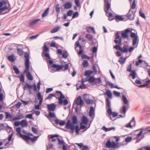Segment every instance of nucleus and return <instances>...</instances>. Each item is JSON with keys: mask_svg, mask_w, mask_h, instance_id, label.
<instances>
[{"mask_svg": "<svg viewBox=\"0 0 150 150\" xmlns=\"http://www.w3.org/2000/svg\"><path fill=\"white\" fill-rule=\"evenodd\" d=\"M8 59L9 61L13 62L15 61L16 58L14 55L13 54L8 56Z\"/></svg>", "mask_w": 150, "mask_h": 150, "instance_id": "nucleus-44", "label": "nucleus"}, {"mask_svg": "<svg viewBox=\"0 0 150 150\" xmlns=\"http://www.w3.org/2000/svg\"><path fill=\"white\" fill-rule=\"evenodd\" d=\"M105 146L106 148H109L116 149L120 147V146L116 143L113 141H110V139L108 140L106 142Z\"/></svg>", "mask_w": 150, "mask_h": 150, "instance_id": "nucleus-9", "label": "nucleus"}, {"mask_svg": "<svg viewBox=\"0 0 150 150\" xmlns=\"http://www.w3.org/2000/svg\"><path fill=\"white\" fill-rule=\"evenodd\" d=\"M49 115H46L47 117L49 120H51V118H54L56 117V115L54 112H49Z\"/></svg>", "mask_w": 150, "mask_h": 150, "instance_id": "nucleus-37", "label": "nucleus"}, {"mask_svg": "<svg viewBox=\"0 0 150 150\" xmlns=\"http://www.w3.org/2000/svg\"><path fill=\"white\" fill-rule=\"evenodd\" d=\"M4 5H6L5 4H4V2H1L0 3V13H1L2 14H5V13H8L9 12V11L11 10V8H10L8 11L6 13H2L4 11L3 10L2 8V7Z\"/></svg>", "mask_w": 150, "mask_h": 150, "instance_id": "nucleus-43", "label": "nucleus"}, {"mask_svg": "<svg viewBox=\"0 0 150 150\" xmlns=\"http://www.w3.org/2000/svg\"><path fill=\"white\" fill-rule=\"evenodd\" d=\"M86 95V94L83 95V99L86 104L88 105H89L90 104L92 105L93 104L94 102V100H91L89 99H86L85 98V96Z\"/></svg>", "mask_w": 150, "mask_h": 150, "instance_id": "nucleus-27", "label": "nucleus"}, {"mask_svg": "<svg viewBox=\"0 0 150 150\" xmlns=\"http://www.w3.org/2000/svg\"><path fill=\"white\" fill-rule=\"evenodd\" d=\"M113 93L114 95L116 97H119L120 96V93L119 92L114 90L113 91Z\"/></svg>", "mask_w": 150, "mask_h": 150, "instance_id": "nucleus-64", "label": "nucleus"}, {"mask_svg": "<svg viewBox=\"0 0 150 150\" xmlns=\"http://www.w3.org/2000/svg\"><path fill=\"white\" fill-rule=\"evenodd\" d=\"M49 7H48L44 11L42 15V18H44L49 13Z\"/></svg>", "mask_w": 150, "mask_h": 150, "instance_id": "nucleus-49", "label": "nucleus"}, {"mask_svg": "<svg viewBox=\"0 0 150 150\" xmlns=\"http://www.w3.org/2000/svg\"><path fill=\"white\" fill-rule=\"evenodd\" d=\"M13 69L16 74H18L20 73L19 70L16 65H13Z\"/></svg>", "mask_w": 150, "mask_h": 150, "instance_id": "nucleus-51", "label": "nucleus"}, {"mask_svg": "<svg viewBox=\"0 0 150 150\" xmlns=\"http://www.w3.org/2000/svg\"><path fill=\"white\" fill-rule=\"evenodd\" d=\"M21 127H18L16 128V134L17 136H20V137L26 141L27 144H30V141L34 143L37 140L39 136H34L33 137H31L30 136H33V134L32 133L29 132H28L26 135L22 134L21 133Z\"/></svg>", "mask_w": 150, "mask_h": 150, "instance_id": "nucleus-1", "label": "nucleus"}, {"mask_svg": "<svg viewBox=\"0 0 150 150\" xmlns=\"http://www.w3.org/2000/svg\"><path fill=\"white\" fill-rule=\"evenodd\" d=\"M5 113L6 115L5 117L6 119H11L13 118V116L10 113L7 112H6Z\"/></svg>", "mask_w": 150, "mask_h": 150, "instance_id": "nucleus-47", "label": "nucleus"}, {"mask_svg": "<svg viewBox=\"0 0 150 150\" xmlns=\"http://www.w3.org/2000/svg\"><path fill=\"white\" fill-rule=\"evenodd\" d=\"M65 128L67 129H70L71 127H73L74 124L71 123L70 120H67V123H66Z\"/></svg>", "mask_w": 150, "mask_h": 150, "instance_id": "nucleus-34", "label": "nucleus"}, {"mask_svg": "<svg viewBox=\"0 0 150 150\" xmlns=\"http://www.w3.org/2000/svg\"><path fill=\"white\" fill-rule=\"evenodd\" d=\"M43 52L42 53V56L46 57L47 59H50V54H49V52L50 51L49 47H48L46 43L44 44V47H43Z\"/></svg>", "mask_w": 150, "mask_h": 150, "instance_id": "nucleus-10", "label": "nucleus"}, {"mask_svg": "<svg viewBox=\"0 0 150 150\" xmlns=\"http://www.w3.org/2000/svg\"><path fill=\"white\" fill-rule=\"evenodd\" d=\"M136 5L135 2V0H134L132 4L130 5V10H129L128 12L125 16H127L128 19H130L131 18L132 14L130 13V12L131 9H134L136 8Z\"/></svg>", "mask_w": 150, "mask_h": 150, "instance_id": "nucleus-18", "label": "nucleus"}, {"mask_svg": "<svg viewBox=\"0 0 150 150\" xmlns=\"http://www.w3.org/2000/svg\"><path fill=\"white\" fill-rule=\"evenodd\" d=\"M92 70H92V72L93 73H94V75L96 74H97L98 71L95 64H94L93 66Z\"/></svg>", "mask_w": 150, "mask_h": 150, "instance_id": "nucleus-57", "label": "nucleus"}, {"mask_svg": "<svg viewBox=\"0 0 150 150\" xmlns=\"http://www.w3.org/2000/svg\"><path fill=\"white\" fill-rule=\"evenodd\" d=\"M137 150H150V146H148L138 149Z\"/></svg>", "mask_w": 150, "mask_h": 150, "instance_id": "nucleus-56", "label": "nucleus"}, {"mask_svg": "<svg viewBox=\"0 0 150 150\" xmlns=\"http://www.w3.org/2000/svg\"><path fill=\"white\" fill-rule=\"evenodd\" d=\"M82 65L83 67L87 68L88 67L89 64L87 60H84L83 62Z\"/></svg>", "mask_w": 150, "mask_h": 150, "instance_id": "nucleus-50", "label": "nucleus"}, {"mask_svg": "<svg viewBox=\"0 0 150 150\" xmlns=\"http://www.w3.org/2000/svg\"><path fill=\"white\" fill-rule=\"evenodd\" d=\"M107 83L108 84V85L111 87V88H115L117 89H120L122 88L118 87L117 85H114L113 83H111L109 81H108Z\"/></svg>", "mask_w": 150, "mask_h": 150, "instance_id": "nucleus-42", "label": "nucleus"}, {"mask_svg": "<svg viewBox=\"0 0 150 150\" xmlns=\"http://www.w3.org/2000/svg\"><path fill=\"white\" fill-rule=\"evenodd\" d=\"M74 125L73 127H74V129L75 131H80L81 129H81L80 128V127H79V125Z\"/></svg>", "mask_w": 150, "mask_h": 150, "instance_id": "nucleus-60", "label": "nucleus"}, {"mask_svg": "<svg viewBox=\"0 0 150 150\" xmlns=\"http://www.w3.org/2000/svg\"><path fill=\"white\" fill-rule=\"evenodd\" d=\"M126 59L127 58L126 57L124 58L122 57H121L119 59L118 61L122 65L125 63Z\"/></svg>", "mask_w": 150, "mask_h": 150, "instance_id": "nucleus-45", "label": "nucleus"}, {"mask_svg": "<svg viewBox=\"0 0 150 150\" xmlns=\"http://www.w3.org/2000/svg\"><path fill=\"white\" fill-rule=\"evenodd\" d=\"M132 64L131 63L129 64L127 68V71L129 72L130 73L129 75V76H132L133 79H134L136 78L137 74L136 71L135 70H132Z\"/></svg>", "mask_w": 150, "mask_h": 150, "instance_id": "nucleus-11", "label": "nucleus"}, {"mask_svg": "<svg viewBox=\"0 0 150 150\" xmlns=\"http://www.w3.org/2000/svg\"><path fill=\"white\" fill-rule=\"evenodd\" d=\"M122 99L124 104L126 105V106L123 105L120 109V111L121 113L124 114V116L125 117V114L127 111V107L128 105H129V104L128 103V101L125 95H122Z\"/></svg>", "mask_w": 150, "mask_h": 150, "instance_id": "nucleus-5", "label": "nucleus"}, {"mask_svg": "<svg viewBox=\"0 0 150 150\" xmlns=\"http://www.w3.org/2000/svg\"><path fill=\"white\" fill-rule=\"evenodd\" d=\"M142 9L141 8H140L139 10V14L141 17L142 18H144V19L145 20V19L146 18V16L145 15V14L144 13L142 12Z\"/></svg>", "mask_w": 150, "mask_h": 150, "instance_id": "nucleus-53", "label": "nucleus"}, {"mask_svg": "<svg viewBox=\"0 0 150 150\" xmlns=\"http://www.w3.org/2000/svg\"><path fill=\"white\" fill-rule=\"evenodd\" d=\"M131 32L130 30V28H128L126 29L124 31H122L121 32V37L122 40V38L125 39H128L129 38V33Z\"/></svg>", "mask_w": 150, "mask_h": 150, "instance_id": "nucleus-16", "label": "nucleus"}, {"mask_svg": "<svg viewBox=\"0 0 150 150\" xmlns=\"http://www.w3.org/2000/svg\"><path fill=\"white\" fill-rule=\"evenodd\" d=\"M72 6L71 3L70 2H67L64 4L63 6L64 9H69L71 8Z\"/></svg>", "mask_w": 150, "mask_h": 150, "instance_id": "nucleus-31", "label": "nucleus"}, {"mask_svg": "<svg viewBox=\"0 0 150 150\" xmlns=\"http://www.w3.org/2000/svg\"><path fill=\"white\" fill-rule=\"evenodd\" d=\"M107 112L108 114V115L107 116V117L113 121H115L116 119H115L113 120H112L111 116L112 115L113 118H115L117 117L118 115V113L117 112H112V109L108 111H107Z\"/></svg>", "mask_w": 150, "mask_h": 150, "instance_id": "nucleus-14", "label": "nucleus"}, {"mask_svg": "<svg viewBox=\"0 0 150 150\" xmlns=\"http://www.w3.org/2000/svg\"><path fill=\"white\" fill-rule=\"evenodd\" d=\"M51 57L50 59H48V61L47 62V63L48 64V67L49 69H50V67H49V65L51 66V67L53 68L54 67V65L55 64V63H54V61L52 60H51Z\"/></svg>", "mask_w": 150, "mask_h": 150, "instance_id": "nucleus-39", "label": "nucleus"}, {"mask_svg": "<svg viewBox=\"0 0 150 150\" xmlns=\"http://www.w3.org/2000/svg\"><path fill=\"white\" fill-rule=\"evenodd\" d=\"M150 83V79L147 77L145 79V82L142 85H140L139 86L140 88H143L148 86Z\"/></svg>", "mask_w": 150, "mask_h": 150, "instance_id": "nucleus-29", "label": "nucleus"}, {"mask_svg": "<svg viewBox=\"0 0 150 150\" xmlns=\"http://www.w3.org/2000/svg\"><path fill=\"white\" fill-rule=\"evenodd\" d=\"M21 125L22 127H26L28 126V122L26 119L23 120L21 121Z\"/></svg>", "mask_w": 150, "mask_h": 150, "instance_id": "nucleus-40", "label": "nucleus"}, {"mask_svg": "<svg viewBox=\"0 0 150 150\" xmlns=\"http://www.w3.org/2000/svg\"><path fill=\"white\" fill-rule=\"evenodd\" d=\"M57 140L58 141V144H59L62 145V146L64 145H66V144L63 139L61 140L60 139L58 138L57 139Z\"/></svg>", "mask_w": 150, "mask_h": 150, "instance_id": "nucleus-55", "label": "nucleus"}, {"mask_svg": "<svg viewBox=\"0 0 150 150\" xmlns=\"http://www.w3.org/2000/svg\"><path fill=\"white\" fill-rule=\"evenodd\" d=\"M60 28L59 26H55L51 30L50 32L51 33H55L58 31Z\"/></svg>", "mask_w": 150, "mask_h": 150, "instance_id": "nucleus-41", "label": "nucleus"}, {"mask_svg": "<svg viewBox=\"0 0 150 150\" xmlns=\"http://www.w3.org/2000/svg\"><path fill=\"white\" fill-rule=\"evenodd\" d=\"M132 30H135L134 29L132 28H130V30L131 31V32L129 33H130L131 38H132V45L134 46L137 45L136 46H137L139 43V38L137 35V32H136V33H133L132 32Z\"/></svg>", "mask_w": 150, "mask_h": 150, "instance_id": "nucleus-7", "label": "nucleus"}, {"mask_svg": "<svg viewBox=\"0 0 150 150\" xmlns=\"http://www.w3.org/2000/svg\"><path fill=\"white\" fill-rule=\"evenodd\" d=\"M104 3L105 8H104V10L105 13H107L110 9V10H111L110 3L109 2V0H104Z\"/></svg>", "mask_w": 150, "mask_h": 150, "instance_id": "nucleus-20", "label": "nucleus"}, {"mask_svg": "<svg viewBox=\"0 0 150 150\" xmlns=\"http://www.w3.org/2000/svg\"><path fill=\"white\" fill-rule=\"evenodd\" d=\"M128 47L129 46L128 45H124L122 47H121L120 50L121 52L122 53H127Z\"/></svg>", "mask_w": 150, "mask_h": 150, "instance_id": "nucleus-36", "label": "nucleus"}, {"mask_svg": "<svg viewBox=\"0 0 150 150\" xmlns=\"http://www.w3.org/2000/svg\"><path fill=\"white\" fill-rule=\"evenodd\" d=\"M69 55V54L66 50H63V53L62 54V57L64 59H66L68 58Z\"/></svg>", "mask_w": 150, "mask_h": 150, "instance_id": "nucleus-46", "label": "nucleus"}, {"mask_svg": "<svg viewBox=\"0 0 150 150\" xmlns=\"http://www.w3.org/2000/svg\"><path fill=\"white\" fill-rule=\"evenodd\" d=\"M21 110H20L19 112L18 113V115L17 116L13 117L12 119L13 121H16L19 120L24 117V116L23 114L20 113Z\"/></svg>", "mask_w": 150, "mask_h": 150, "instance_id": "nucleus-23", "label": "nucleus"}, {"mask_svg": "<svg viewBox=\"0 0 150 150\" xmlns=\"http://www.w3.org/2000/svg\"><path fill=\"white\" fill-rule=\"evenodd\" d=\"M115 38L114 41L116 45L113 46L114 48L120 52L122 45V38L120 35V32H117L115 35Z\"/></svg>", "mask_w": 150, "mask_h": 150, "instance_id": "nucleus-3", "label": "nucleus"}, {"mask_svg": "<svg viewBox=\"0 0 150 150\" xmlns=\"http://www.w3.org/2000/svg\"><path fill=\"white\" fill-rule=\"evenodd\" d=\"M56 105L54 103L48 104L47 105V108L49 112H52L55 110L56 108Z\"/></svg>", "mask_w": 150, "mask_h": 150, "instance_id": "nucleus-21", "label": "nucleus"}, {"mask_svg": "<svg viewBox=\"0 0 150 150\" xmlns=\"http://www.w3.org/2000/svg\"><path fill=\"white\" fill-rule=\"evenodd\" d=\"M103 95H106L108 97V98L106 99H108L109 100L111 99L112 98V94L111 91L109 89H108L106 91L105 93H104L103 94Z\"/></svg>", "mask_w": 150, "mask_h": 150, "instance_id": "nucleus-25", "label": "nucleus"}, {"mask_svg": "<svg viewBox=\"0 0 150 150\" xmlns=\"http://www.w3.org/2000/svg\"><path fill=\"white\" fill-rule=\"evenodd\" d=\"M23 74V73L21 74L19 76H16L17 78H19L20 81L21 82L23 85H24V84L23 83H25V76Z\"/></svg>", "mask_w": 150, "mask_h": 150, "instance_id": "nucleus-30", "label": "nucleus"}, {"mask_svg": "<svg viewBox=\"0 0 150 150\" xmlns=\"http://www.w3.org/2000/svg\"><path fill=\"white\" fill-rule=\"evenodd\" d=\"M106 106L107 112L112 109L111 107L110 101L108 99H106Z\"/></svg>", "mask_w": 150, "mask_h": 150, "instance_id": "nucleus-26", "label": "nucleus"}, {"mask_svg": "<svg viewBox=\"0 0 150 150\" xmlns=\"http://www.w3.org/2000/svg\"><path fill=\"white\" fill-rule=\"evenodd\" d=\"M28 53L27 52H25L24 53V57L25 58L24 61L25 67L30 66L29 49L28 48Z\"/></svg>", "mask_w": 150, "mask_h": 150, "instance_id": "nucleus-15", "label": "nucleus"}, {"mask_svg": "<svg viewBox=\"0 0 150 150\" xmlns=\"http://www.w3.org/2000/svg\"><path fill=\"white\" fill-rule=\"evenodd\" d=\"M25 84L26 85H24L23 87V89L24 91L25 90H27L28 88L29 89L31 90L32 89H33V87L32 85H31L29 83H28L27 82H25Z\"/></svg>", "mask_w": 150, "mask_h": 150, "instance_id": "nucleus-35", "label": "nucleus"}, {"mask_svg": "<svg viewBox=\"0 0 150 150\" xmlns=\"http://www.w3.org/2000/svg\"><path fill=\"white\" fill-rule=\"evenodd\" d=\"M59 136L57 134H52L48 135V137L49 139H52V142H54L57 139L59 138L58 137Z\"/></svg>", "mask_w": 150, "mask_h": 150, "instance_id": "nucleus-24", "label": "nucleus"}, {"mask_svg": "<svg viewBox=\"0 0 150 150\" xmlns=\"http://www.w3.org/2000/svg\"><path fill=\"white\" fill-rule=\"evenodd\" d=\"M71 123L74 124V125L78 124V120L76 116L75 115H73L71 118Z\"/></svg>", "mask_w": 150, "mask_h": 150, "instance_id": "nucleus-32", "label": "nucleus"}, {"mask_svg": "<svg viewBox=\"0 0 150 150\" xmlns=\"http://www.w3.org/2000/svg\"><path fill=\"white\" fill-rule=\"evenodd\" d=\"M56 93L58 94H59V97L57 98L56 96L53 93L50 94L46 98V100L51 99L53 97H55L56 99H57L58 100V103L60 105H66L68 103V101L67 99L65 98V96L62 94V92L60 91H56Z\"/></svg>", "mask_w": 150, "mask_h": 150, "instance_id": "nucleus-2", "label": "nucleus"}, {"mask_svg": "<svg viewBox=\"0 0 150 150\" xmlns=\"http://www.w3.org/2000/svg\"><path fill=\"white\" fill-rule=\"evenodd\" d=\"M53 68L56 69L57 71H59L60 70H62L63 68H64V69L63 71H66L69 69V64H65L64 65H63V64L62 62L61 63V65L55 64L54 65Z\"/></svg>", "mask_w": 150, "mask_h": 150, "instance_id": "nucleus-8", "label": "nucleus"}, {"mask_svg": "<svg viewBox=\"0 0 150 150\" xmlns=\"http://www.w3.org/2000/svg\"><path fill=\"white\" fill-rule=\"evenodd\" d=\"M74 13V11L72 10H69L67 12V14L68 16H71L73 15V14Z\"/></svg>", "mask_w": 150, "mask_h": 150, "instance_id": "nucleus-63", "label": "nucleus"}, {"mask_svg": "<svg viewBox=\"0 0 150 150\" xmlns=\"http://www.w3.org/2000/svg\"><path fill=\"white\" fill-rule=\"evenodd\" d=\"M37 97L38 100H43V96H42L41 93L39 91H38L37 93Z\"/></svg>", "mask_w": 150, "mask_h": 150, "instance_id": "nucleus-48", "label": "nucleus"}, {"mask_svg": "<svg viewBox=\"0 0 150 150\" xmlns=\"http://www.w3.org/2000/svg\"><path fill=\"white\" fill-rule=\"evenodd\" d=\"M23 71V74H25L26 77L29 81H32L33 79V76L30 71V66L26 67Z\"/></svg>", "mask_w": 150, "mask_h": 150, "instance_id": "nucleus-12", "label": "nucleus"}, {"mask_svg": "<svg viewBox=\"0 0 150 150\" xmlns=\"http://www.w3.org/2000/svg\"><path fill=\"white\" fill-rule=\"evenodd\" d=\"M150 129V126L147 127L145 128H141L139 129L140 131L139 133L137 134L136 139H138L139 138V137L142 135V134H143V135H144L148 132H150L149 131Z\"/></svg>", "mask_w": 150, "mask_h": 150, "instance_id": "nucleus-13", "label": "nucleus"}, {"mask_svg": "<svg viewBox=\"0 0 150 150\" xmlns=\"http://www.w3.org/2000/svg\"><path fill=\"white\" fill-rule=\"evenodd\" d=\"M79 14L77 11H76L75 12H74V13L72 16V19L77 18L79 16Z\"/></svg>", "mask_w": 150, "mask_h": 150, "instance_id": "nucleus-58", "label": "nucleus"}, {"mask_svg": "<svg viewBox=\"0 0 150 150\" xmlns=\"http://www.w3.org/2000/svg\"><path fill=\"white\" fill-rule=\"evenodd\" d=\"M123 16V15L116 14L114 16V18L115 21L117 22H118L120 21H126L127 20H125V18Z\"/></svg>", "mask_w": 150, "mask_h": 150, "instance_id": "nucleus-22", "label": "nucleus"}, {"mask_svg": "<svg viewBox=\"0 0 150 150\" xmlns=\"http://www.w3.org/2000/svg\"><path fill=\"white\" fill-rule=\"evenodd\" d=\"M98 50V46L96 47L94 46L92 48L91 51L93 52L92 54H94V53H96Z\"/></svg>", "mask_w": 150, "mask_h": 150, "instance_id": "nucleus-59", "label": "nucleus"}, {"mask_svg": "<svg viewBox=\"0 0 150 150\" xmlns=\"http://www.w3.org/2000/svg\"><path fill=\"white\" fill-rule=\"evenodd\" d=\"M93 74L92 70H88L85 71L84 75V76H87V78H91L92 80L96 81V83H97L98 84H99L101 82V77H99L98 78H95L93 76H91Z\"/></svg>", "mask_w": 150, "mask_h": 150, "instance_id": "nucleus-4", "label": "nucleus"}, {"mask_svg": "<svg viewBox=\"0 0 150 150\" xmlns=\"http://www.w3.org/2000/svg\"><path fill=\"white\" fill-rule=\"evenodd\" d=\"M0 127L1 130H6L8 132H10L12 130V127L9 126L6 123L4 124H0Z\"/></svg>", "mask_w": 150, "mask_h": 150, "instance_id": "nucleus-17", "label": "nucleus"}, {"mask_svg": "<svg viewBox=\"0 0 150 150\" xmlns=\"http://www.w3.org/2000/svg\"><path fill=\"white\" fill-rule=\"evenodd\" d=\"M88 123H83L81 124H80V128L81 129H84V131H86L88 128L90 126V125H89L88 127H87V125Z\"/></svg>", "mask_w": 150, "mask_h": 150, "instance_id": "nucleus-38", "label": "nucleus"}, {"mask_svg": "<svg viewBox=\"0 0 150 150\" xmlns=\"http://www.w3.org/2000/svg\"><path fill=\"white\" fill-rule=\"evenodd\" d=\"M17 52L18 54L20 56H23L24 52L21 49L18 48L17 49Z\"/></svg>", "mask_w": 150, "mask_h": 150, "instance_id": "nucleus-54", "label": "nucleus"}, {"mask_svg": "<svg viewBox=\"0 0 150 150\" xmlns=\"http://www.w3.org/2000/svg\"><path fill=\"white\" fill-rule=\"evenodd\" d=\"M85 37L89 40H91L93 38L92 36L90 34H86Z\"/></svg>", "mask_w": 150, "mask_h": 150, "instance_id": "nucleus-62", "label": "nucleus"}, {"mask_svg": "<svg viewBox=\"0 0 150 150\" xmlns=\"http://www.w3.org/2000/svg\"><path fill=\"white\" fill-rule=\"evenodd\" d=\"M88 81L89 83H91V85L94 86L95 84H97L98 83H96V81L92 80L91 78L86 77L84 79H82L81 80V83H84V82Z\"/></svg>", "mask_w": 150, "mask_h": 150, "instance_id": "nucleus-19", "label": "nucleus"}, {"mask_svg": "<svg viewBox=\"0 0 150 150\" xmlns=\"http://www.w3.org/2000/svg\"><path fill=\"white\" fill-rule=\"evenodd\" d=\"M89 119L85 115H83L81 119V122L80 124H82L83 123H88L89 122Z\"/></svg>", "mask_w": 150, "mask_h": 150, "instance_id": "nucleus-28", "label": "nucleus"}, {"mask_svg": "<svg viewBox=\"0 0 150 150\" xmlns=\"http://www.w3.org/2000/svg\"><path fill=\"white\" fill-rule=\"evenodd\" d=\"M55 11L56 13H57V16L58 17V18H59L58 17V15L59 13L60 12V8L59 7V4H57L56 6L55 7Z\"/></svg>", "mask_w": 150, "mask_h": 150, "instance_id": "nucleus-52", "label": "nucleus"}, {"mask_svg": "<svg viewBox=\"0 0 150 150\" xmlns=\"http://www.w3.org/2000/svg\"><path fill=\"white\" fill-rule=\"evenodd\" d=\"M33 113L28 114L25 116V117L26 118H28L30 119H33L34 118L33 117Z\"/></svg>", "mask_w": 150, "mask_h": 150, "instance_id": "nucleus-61", "label": "nucleus"}, {"mask_svg": "<svg viewBox=\"0 0 150 150\" xmlns=\"http://www.w3.org/2000/svg\"><path fill=\"white\" fill-rule=\"evenodd\" d=\"M76 105V106L75 107V112L77 113L76 115H78L79 113L78 112V105H80L81 107L84 104V101L82 100L81 96H79L77 98L76 100L75 99L74 100L73 105L74 103Z\"/></svg>", "mask_w": 150, "mask_h": 150, "instance_id": "nucleus-6", "label": "nucleus"}, {"mask_svg": "<svg viewBox=\"0 0 150 150\" xmlns=\"http://www.w3.org/2000/svg\"><path fill=\"white\" fill-rule=\"evenodd\" d=\"M40 21V19L39 18L34 19L33 21H30L29 23V25L30 26H33Z\"/></svg>", "mask_w": 150, "mask_h": 150, "instance_id": "nucleus-33", "label": "nucleus"}]
</instances>
